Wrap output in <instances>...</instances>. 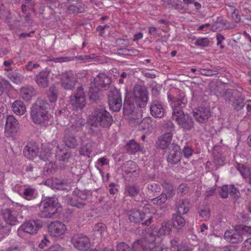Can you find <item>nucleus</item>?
I'll list each match as a JSON object with an SVG mask.
<instances>
[{"instance_id": "nucleus-41", "label": "nucleus", "mask_w": 251, "mask_h": 251, "mask_svg": "<svg viewBox=\"0 0 251 251\" xmlns=\"http://www.w3.org/2000/svg\"><path fill=\"white\" fill-rule=\"evenodd\" d=\"M58 92L57 88L54 85H51L48 91V95L50 101L55 102L58 98Z\"/></svg>"}, {"instance_id": "nucleus-11", "label": "nucleus", "mask_w": 251, "mask_h": 251, "mask_svg": "<svg viewBox=\"0 0 251 251\" xmlns=\"http://www.w3.org/2000/svg\"><path fill=\"white\" fill-rule=\"evenodd\" d=\"M42 226L41 220H31L23 224L19 228L18 232L23 231L30 234H35Z\"/></svg>"}, {"instance_id": "nucleus-16", "label": "nucleus", "mask_w": 251, "mask_h": 251, "mask_svg": "<svg viewBox=\"0 0 251 251\" xmlns=\"http://www.w3.org/2000/svg\"><path fill=\"white\" fill-rule=\"evenodd\" d=\"M48 230L51 236L60 237L65 233L66 230V226L63 223L55 221L50 224Z\"/></svg>"}, {"instance_id": "nucleus-45", "label": "nucleus", "mask_w": 251, "mask_h": 251, "mask_svg": "<svg viewBox=\"0 0 251 251\" xmlns=\"http://www.w3.org/2000/svg\"><path fill=\"white\" fill-rule=\"evenodd\" d=\"M8 77L12 82L17 84H21L24 78L23 75L17 72L10 73L8 75Z\"/></svg>"}, {"instance_id": "nucleus-51", "label": "nucleus", "mask_w": 251, "mask_h": 251, "mask_svg": "<svg viewBox=\"0 0 251 251\" xmlns=\"http://www.w3.org/2000/svg\"><path fill=\"white\" fill-rule=\"evenodd\" d=\"M147 189L149 192L155 196L156 193H158L161 191L160 185L156 183H150L147 185Z\"/></svg>"}, {"instance_id": "nucleus-64", "label": "nucleus", "mask_w": 251, "mask_h": 251, "mask_svg": "<svg viewBox=\"0 0 251 251\" xmlns=\"http://www.w3.org/2000/svg\"><path fill=\"white\" fill-rule=\"evenodd\" d=\"M189 191V187L187 185L184 183H182L179 185L177 188L178 193L186 194Z\"/></svg>"}, {"instance_id": "nucleus-30", "label": "nucleus", "mask_w": 251, "mask_h": 251, "mask_svg": "<svg viewBox=\"0 0 251 251\" xmlns=\"http://www.w3.org/2000/svg\"><path fill=\"white\" fill-rule=\"evenodd\" d=\"M71 151L65 147H57L56 157V158L60 161L68 162L69 159L71 156Z\"/></svg>"}, {"instance_id": "nucleus-19", "label": "nucleus", "mask_w": 251, "mask_h": 251, "mask_svg": "<svg viewBox=\"0 0 251 251\" xmlns=\"http://www.w3.org/2000/svg\"><path fill=\"white\" fill-rule=\"evenodd\" d=\"M61 82L64 89L71 90L75 84L76 79L71 73L66 72L61 75Z\"/></svg>"}, {"instance_id": "nucleus-6", "label": "nucleus", "mask_w": 251, "mask_h": 251, "mask_svg": "<svg viewBox=\"0 0 251 251\" xmlns=\"http://www.w3.org/2000/svg\"><path fill=\"white\" fill-rule=\"evenodd\" d=\"M69 102L75 110H81L85 106L86 96L81 86L78 87L74 94L70 97Z\"/></svg>"}, {"instance_id": "nucleus-18", "label": "nucleus", "mask_w": 251, "mask_h": 251, "mask_svg": "<svg viewBox=\"0 0 251 251\" xmlns=\"http://www.w3.org/2000/svg\"><path fill=\"white\" fill-rule=\"evenodd\" d=\"M71 126L66 129H70L71 132L81 131L86 124V121L80 116H72L70 119Z\"/></svg>"}, {"instance_id": "nucleus-43", "label": "nucleus", "mask_w": 251, "mask_h": 251, "mask_svg": "<svg viewBox=\"0 0 251 251\" xmlns=\"http://www.w3.org/2000/svg\"><path fill=\"white\" fill-rule=\"evenodd\" d=\"M92 151V147L90 144L83 143L80 148L79 151L80 155L90 157Z\"/></svg>"}, {"instance_id": "nucleus-32", "label": "nucleus", "mask_w": 251, "mask_h": 251, "mask_svg": "<svg viewBox=\"0 0 251 251\" xmlns=\"http://www.w3.org/2000/svg\"><path fill=\"white\" fill-rule=\"evenodd\" d=\"M161 185L163 189L162 193L165 194L168 199L173 198L176 194V190L174 186L166 180L162 182Z\"/></svg>"}, {"instance_id": "nucleus-20", "label": "nucleus", "mask_w": 251, "mask_h": 251, "mask_svg": "<svg viewBox=\"0 0 251 251\" xmlns=\"http://www.w3.org/2000/svg\"><path fill=\"white\" fill-rule=\"evenodd\" d=\"M50 73V71L44 70L35 75L34 80L39 87L45 89L49 86Z\"/></svg>"}, {"instance_id": "nucleus-49", "label": "nucleus", "mask_w": 251, "mask_h": 251, "mask_svg": "<svg viewBox=\"0 0 251 251\" xmlns=\"http://www.w3.org/2000/svg\"><path fill=\"white\" fill-rule=\"evenodd\" d=\"M119 53H122L126 55H137L139 54V51L135 49H128L126 48H120L117 50Z\"/></svg>"}, {"instance_id": "nucleus-42", "label": "nucleus", "mask_w": 251, "mask_h": 251, "mask_svg": "<svg viewBox=\"0 0 251 251\" xmlns=\"http://www.w3.org/2000/svg\"><path fill=\"white\" fill-rule=\"evenodd\" d=\"M171 224L169 221H164L162 223L158 233L160 235H165L169 234L171 230Z\"/></svg>"}, {"instance_id": "nucleus-60", "label": "nucleus", "mask_w": 251, "mask_h": 251, "mask_svg": "<svg viewBox=\"0 0 251 251\" xmlns=\"http://www.w3.org/2000/svg\"><path fill=\"white\" fill-rule=\"evenodd\" d=\"M10 86V84L7 80L4 79L0 80V96L3 93L5 89L8 88Z\"/></svg>"}, {"instance_id": "nucleus-48", "label": "nucleus", "mask_w": 251, "mask_h": 251, "mask_svg": "<svg viewBox=\"0 0 251 251\" xmlns=\"http://www.w3.org/2000/svg\"><path fill=\"white\" fill-rule=\"evenodd\" d=\"M168 199L165 194L161 193L157 197L151 199V201L155 205H161L165 203Z\"/></svg>"}, {"instance_id": "nucleus-57", "label": "nucleus", "mask_w": 251, "mask_h": 251, "mask_svg": "<svg viewBox=\"0 0 251 251\" xmlns=\"http://www.w3.org/2000/svg\"><path fill=\"white\" fill-rule=\"evenodd\" d=\"M152 123V119L151 118L147 117L143 119L141 124L143 126H144V129H150L152 128L154 126Z\"/></svg>"}, {"instance_id": "nucleus-40", "label": "nucleus", "mask_w": 251, "mask_h": 251, "mask_svg": "<svg viewBox=\"0 0 251 251\" xmlns=\"http://www.w3.org/2000/svg\"><path fill=\"white\" fill-rule=\"evenodd\" d=\"M140 145L134 140H131L126 145V148L128 152L133 154L140 150Z\"/></svg>"}, {"instance_id": "nucleus-22", "label": "nucleus", "mask_w": 251, "mask_h": 251, "mask_svg": "<svg viewBox=\"0 0 251 251\" xmlns=\"http://www.w3.org/2000/svg\"><path fill=\"white\" fill-rule=\"evenodd\" d=\"M150 112L154 118H161L164 116L165 110L161 103L157 100H153L150 105Z\"/></svg>"}, {"instance_id": "nucleus-3", "label": "nucleus", "mask_w": 251, "mask_h": 251, "mask_svg": "<svg viewBox=\"0 0 251 251\" xmlns=\"http://www.w3.org/2000/svg\"><path fill=\"white\" fill-rule=\"evenodd\" d=\"M27 211V208L26 206L16 203L14 205L13 207L2 210L1 214L6 224L10 226H14L19 223L18 220L19 213L21 214L20 217L23 218L22 214H26Z\"/></svg>"}, {"instance_id": "nucleus-29", "label": "nucleus", "mask_w": 251, "mask_h": 251, "mask_svg": "<svg viewBox=\"0 0 251 251\" xmlns=\"http://www.w3.org/2000/svg\"><path fill=\"white\" fill-rule=\"evenodd\" d=\"M173 135L171 132H168L162 135L158 139L157 142L158 147L165 149L168 147L172 140Z\"/></svg>"}, {"instance_id": "nucleus-34", "label": "nucleus", "mask_w": 251, "mask_h": 251, "mask_svg": "<svg viewBox=\"0 0 251 251\" xmlns=\"http://www.w3.org/2000/svg\"><path fill=\"white\" fill-rule=\"evenodd\" d=\"M181 215L177 213L173 215L172 223L175 228L181 229L185 225V220Z\"/></svg>"}, {"instance_id": "nucleus-39", "label": "nucleus", "mask_w": 251, "mask_h": 251, "mask_svg": "<svg viewBox=\"0 0 251 251\" xmlns=\"http://www.w3.org/2000/svg\"><path fill=\"white\" fill-rule=\"evenodd\" d=\"M135 109L134 103L125 99L123 104V110L125 115H129L132 114Z\"/></svg>"}, {"instance_id": "nucleus-38", "label": "nucleus", "mask_w": 251, "mask_h": 251, "mask_svg": "<svg viewBox=\"0 0 251 251\" xmlns=\"http://www.w3.org/2000/svg\"><path fill=\"white\" fill-rule=\"evenodd\" d=\"M101 90L90 85L89 97L90 100L94 102H97L100 100V91Z\"/></svg>"}, {"instance_id": "nucleus-63", "label": "nucleus", "mask_w": 251, "mask_h": 251, "mask_svg": "<svg viewBox=\"0 0 251 251\" xmlns=\"http://www.w3.org/2000/svg\"><path fill=\"white\" fill-rule=\"evenodd\" d=\"M182 152L185 157L189 158L192 155L193 150L189 146H185L183 149Z\"/></svg>"}, {"instance_id": "nucleus-10", "label": "nucleus", "mask_w": 251, "mask_h": 251, "mask_svg": "<svg viewBox=\"0 0 251 251\" xmlns=\"http://www.w3.org/2000/svg\"><path fill=\"white\" fill-rule=\"evenodd\" d=\"M168 99L169 101L171 102V104L173 111V115L176 114V111L179 113L184 112L182 109L185 107L187 103V99L184 93H181L175 97L171 95H168Z\"/></svg>"}, {"instance_id": "nucleus-23", "label": "nucleus", "mask_w": 251, "mask_h": 251, "mask_svg": "<svg viewBox=\"0 0 251 251\" xmlns=\"http://www.w3.org/2000/svg\"><path fill=\"white\" fill-rule=\"evenodd\" d=\"M87 196L83 193H80L78 196H75L69 199L68 203L74 207L82 208L86 205V200Z\"/></svg>"}, {"instance_id": "nucleus-33", "label": "nucleus", "mask_w": 251, "mask_h": 251, "mask_svg": "<svg viewBox=\"0 0 251 251\" xmlns=\"http://www.w3.org/2000/svg\"><path fill=\"white\" fill-rule=\"evenodd\" d=\"M51 181L52 184L51 187L56 189L65 190H68V188L70 187L69 184L67 180L53 178Z\"/></svg>"}, {"instance_id": "nucleus-55", "label": "nucleus", "mask_w": 251, "mask_h": 251, "mask_svg": "<svg viewBox=\"0 0 251 251\" xmlns=\"http://www.w3.org/2000/svg\"><path fill=\"white\" fill-rule=\"evenodd\" d=\"M236 167L244 178H246L248 176L249 173L248 167L240 163H238Z\"/></svg>"}, {"instance_id": "nucleus-52", "label": "nucleus", "mask_w": 251, "mask_h": 251, "mask_svg": "<svg viewBox=\"0 0 251 251\" xmlns=\"http://www.w3.org/2000/svg\"><path fill=\"white\" fill-rule=\"evenodd\" d=\"M214 159L216 164L222 166L225 161V157L219 151H215L213 153Z\"/></svg>"}, {"instance_id": "nucleus-58", "label": "nucleus", "mask_w": 251, "mask_h": 251, "mask_svg": "<svg viewBox=\"0 0 251 251\" xmlns=\"http://www.w3.org/2000/svg\"><path fill=\"white\" fill-rule=\"evenodd\" d=\"M199 215L204 220H208L209 219L210 213V209L208 207H204L201 209L199 211Z\"/></svg>"}, {"instance_id": "nucleus-53", "label": "nucleus", "mask_w": 251, "mask_h": 251, "mask_svg": "<svg viewBox=\"0 0 251 251\" xmlns=\"http://www.w3.org/2000/svg\"><path fill=\"white\" fill-rule=\"evenodd\" d=\"M224 23L220 18H218L217 21L212 25L211 30L213 31H220L223 28Z\"/></svg>"}, {"instance_id": "nucleus-28", "label": "nucleus", "mask_w": 251, "mask_h": 251, "mask_svg": "<svg viewBox=\"0 0 251 251\" xmlns=\"http://www.w3.org/2000/svg\"><path fill=\"white\" fill-rule=\"evenodd\" d=\"M18 128V122L15 117L11 115H8L5 125V130L9 133H15Z\"/></svg>"}, {"instance_id": "nucleus-27", "label": "nucleus", "mask_w": 251, "mask_h": 251, "mask_svg": "<svg viewBox=\"0 0 251 251\" xmlns=\"http://www.w3.org/2000/svg\"><path fill=\"white\" fill-rule=\"evenodd\" d=\"M36 95V91L32 86L26 85L20 89V95L26 101L30 100Z\"/></svg>"}, {"instance_id": "nucleus-7", "label": "nucleus", "mask_w": 251, "mask_h": 251, "mask_svg": "<svg viewBox=\"0 0 251 251\" xmlns=\"http://www.w3.org/2000/svg\"><path fill=\"white\" fill-rule=\"evenodd\" d=\"M109 108L114 112H119L122 106L121 94L119 90L111 89L107 94Z\"/></svg>"}, {"instance_id": "nucleus-36", "label": "nucleus", "mask_w": 251, "mask_h": 251, "mask_svg": "<svg viewBox=\"0 0 251 251\" xmlns=\"http://www.w3.org/2000/svg\"><path fill=\"white\" fill-rule=\"evenodd\" d=\"M140 248L143 251H168V248L164 245L153 246L149 244H143L140 241Z\"/></svg>"}, {"instance_id": "nucleus-44", "label": "nucleus", "mask_w": 251, "mask_h": 251, "mask_svg": "<svg viewBox=\"0 0 251 251\" xmlns=\"http://www.w3.org/2000/svg\"><path fill=\"white\" fill-rule=\"evenodd\" d=\"M23 197L27 200H31L36 198L35 189L28 187L25 189L23 192Z\"/></svg>"}, {"instance_id": "nucleus-25", "label": "nucleus", "mask_w": 251, "mask_h": 251, "mask_svg": "<svg viewBox=\"0 0 251 251\" xmlns=\"http://www.w3.org/2000/svg\"><path fill=\"white\" fill-rule=\"evenodd\" d=\"M127 215L130 222L134 224L140 223L146 217L144 212L137 209L129 210L127 213Z\"/></svg>"}, {"instance_id": "nucleus-54", "label": "nucleus", "mask_w": 251, "mask_h": 251, "mask_svg": "<svg viewBox=\"0 0 251 251\" xmlns=\"http://www.w3.org/2000/svg\"><path fill=\"white\" fill-rule=\"evenodd\" d=\"M231 185H224L220 188L219 195L221 198L226 199L228 197L229 194Z\"/></svg>"}, {"instance_id": "nucleus-13", "label": "nucleus", "mask_w": 251, "mask_h": 251, "mask_svg": "<svg viewBox=\"0 0 251 251\" xmlns=\"http://www.w3.org/2000/svg\"><path fill=\"white\" fill-rule=\"evenodd\" d=\"M111 82V78L105 74L101 73L99 74L94 78V82L91 85L101 91H103L108 89Z\"/></svg>"}, {"instance_id": "nucleus-35", "label": "nucleus", "mask_w": 251, "mask_h": 251, "mask_svg": "<svg viewBox=\"0 0 251 251\" xmlns=\"http://www.w3.org/2000/svg\"><path fill=\"white\" fill-rule=\"evenodd\" d=\"M13 111L17 115H23L26 111V106L24 103L20 100H15L12 104Z\"/></svg>"}, {"instance_id": "nucleus-26", "label": "nucleus", "mask_w": 251, "mask_h": 251, "mask_svg": "<svg viewBox=\"0 0 251 251\" xmlns=\"http://www.w3.org/2000/svg\"><path fill=\"white\" fill-rule=\"evenodd\" d=\"M175 207L177 209V213L185 214L190 209V201L187 199L176 200L175 202Z\"/></svg>"}, {"instance_id": "nucleus-47", "label": "nucleus", "mask_w": 251, "mask_h": 251, "mask_svg": "<svg viewBox=\"0 0 251 251\" xmlns=\"http://www.w3.org/2000/svg\"><path fill=\"white\" fill-rule=\"evenodd\" d=\"M229 194L234 202H236L240 198V193L239 190L233 185H231Z\"/></svg>"}, {"instance_id": "nucleus-50", "label": "nucleus", "mask_w": 251, "mask_h": 251, "mask_svg": "<svg viewBox=\"0 0 251 251\" xmlns=\"http://www.w3.org/2000/svg\"><path fill=\"white\" fill-rule=\"evenodd\" d=\"M52 153L49 149L45 148L39 154V158L44 161H50Z\"/></svg>"}, {"instance_id": "nucleus-59", "label": "nucleus", "mask_w": 251, "mask_h": 251, "mask_svg": "<svg viewBox=\"0 0 251 251\" xmlns=\"http://www.w3.org/2000/svg\"><path fill=\"white\" fill-rule=\"evenodd\" d=\"M209 44V41L207 38H202L198 39L195 43V45L201 47L208 46Z\"/></svg>"}, {"instance_id": "nucleus-8", "label": "nucleus", "mask_w": 251, "mask_h": 251, "mask_svg": "<svg viewBox=\"0 0 251 251\" xmlns=\"http://www.w3.org/2000/svg\"><path fill=\"white\" fill-rule=\"evenodd\" d=\"M176 111V114L173 115V117L177 122L179 127L185 131L192 130L194 127V121L192 116L184 112Z\"/></svg>"}, {"instance_id": "nucleus-12", "label": "nucleus", "mask_w": 251, "mask_h": 251, "mask_svg": "<svg viewBox=\"0 0 251 251\" xmlns=\"http://www.w3.org/2000/svg\"><path fill=\"white\" fill-rule=\"evenodd\" d=\"M71 243L75 248L81 251L88 250L90 246L89 238L81 233L74 235L72 237Z\"/></svg>"}, {"instance_id": "nucleus-46", "label": "nucleus", "mask_w": 251, "mask_h": 251, "mask_svg": "<svg viewBox=\"0 0 251 251\" xmlns=\"http://www.w3.org/2000/svg\"><path fill=\"white\" fill-rule=\"evenodd\" d=\"M85 8L86 6L84 4H80L78 6L72 4L68 7V10L71 13H78L84 12Z\"/></svg>"}, {"instance_id": "nucleus-24", "label": "nucleus", "mask_w": 251, "mask_h": 251, "mask_svg": "<svg viewBox=\"0 0 251 251\" xmlns=\"http://www.w3.org/2000/svg\"><path fill=\"white\" fill-rule=\"evenodd\" d=\"M225 239L228 242L237 244L241 242L243 238L241 233L237 230H226L224 234Z\"/></svg>"}, {"instance_id": "nucleus-31", "label": "nucleus", "mask_w": 251, "mask_h": 251, "mask_svg": "<svg viewBox=\"0 0 251 251\" xmlns=\"http://www.w3.org/2000/svg\"><path fill=\"white\" fill-rule=\"evenodd\" d=\"M140 248V241H137L133 243L132 248L124 242L119 243L117 245V251H138Z\"/></svg>"}, {"instance_id": "nucleus-17", "label": "nucleus", "mask_w": 251, "mask_h": 251, "mask_svg": "<svg viewBox=\"0 0 251 251\" xmlns=\"http://www.w3.org/2000/svg\"><path fill=\"white\" fill-rule=\"evenodd\" d=\"M23 152L25 157L33 160L38 154L39 146L35 142H28L23 149Z\"/></svg>"}, {"instance_id": "nucleus-62", "label": "nucleus", "mask_w": 251, "mask_h": 251, "mask_svg": "<svg viewBox=\"0 0 251 251\" xmlns=\"http://www.w3.org/2000/svg\"><path fill=\"white\" fill-rule=\"evenodd\" d=\"M39 67V64L33 63L32 61L28 62L25 66L26 70L28 71H32L34 69H37Z\"/></svg>"}, {"instance_id": "nucleus-1", "label": "nucleus", "mask_w": 251, "mask_h": 251, "mask_svg": "<svg viewBox=\"0 0 251 251\" xmlns=\"http://www.w3.org/2000/svg\"><path fill=\"white\" fill-rule=\"evenodd\" d=\"M41 217L45 218H51L60 213L62 208L55 197H48L42 201L40 204Z\"/></svg>"}, {"instance_id": "nucleus-5", "label": "nucleus", "mask_w": 251, "mask_h": 251, "mask_svg": "<svg viewBox=\"0 0 251 251\" xmlns=\"http://www.w3.org/2000/svg\"><path fill=\"white\" fill-rule=\"evenodd\" d=\"M224 98L226 102L231 104L237 111L240 110L244 106L245 96L237 90H226Z\"/></svg>"}, {"instance_id": "nucleus-56", "label": "nucleus", "mask_w": 251, "mask_h": 251, "mask_svg": "<svg viewBox=\"0 0 251 251\" xmlns=\"http://www.w3.org/2000/svg\"><path fill=\"white\" fill-rule=\"evenodd\" d=\"M106 227L102 223L97 224L94 227V231L97 234H99L100 236H102V233L106 231Z\"/></svg>"}, {"instance_id": "nucleus-21", "label": "nucleus", "mask_w": 251, "mask_h": 251, "mask_svg": "<svg viewBox=\"0 0 251 251\" xmlns=\"http://www.w3.org/2000/svg\"><path fill=\"white\" fill-rule=\"evenodd\" d=\"M63 142L66 147L75 149L78 145V141L70 129H65L64 132Z\"/></svg>"}, {"instance_id": "nucleus-14", "label": "nucleus", "mask_w": 251, "mask_h": 251, "mask_svg": "<svg viewBox=\"0 0 251 251\" xmlns=\"http://www.w3.org/2000/svg\"><path fill=\"white\" fill-rule=\"evenodd\" d=\"M169 154L167 160L169 163L175 165L179 162L181 159V153L180 147L175 143H173L169 147Z\"/></svg>"}, {"instance_id": "nucleus-15", "label": "nucleus", "mask_w": 251, "mask_h": 251, "mask_svg": "<svg viewBox=\"0 0 251 251\" xmlns=\"http://www.w3.org/2000/svg\"><path fill=\"white\" fill-rule=\"evenodd\" d=\"M193 113L196 121L200 124L206 123L210 116L209 109L201 106L195 108Z\"/></svg>"}, {"instance_id": "nucleus-61", "label": "nucleus", "mask_w": 251, "mask_h": 251, "mask_svg": "<svg viewBox=\"0 0 251 251\" xmlns=\"http://www.w3.org/2000/svg\"><path fill=\"white\" fill-rule=\"evenodd\" d=\"M45 169L48 173H53L56 171V165L53 161H50L49 164H46Z\"/></svg>"}, {"instance_id": "nucleus-37", "label": "nucleus", "mask_w": 251, "mask_h": 251, "mask_svg": "<svg viewBox=\"0 0 251 251\" xmlns=\"http://www.w3.org/2000/svg\"><path fill=\"white\" fill-rule=\"evenodd\" d=\"M140 188L138 185L131 184L125 186V194L129 197H135L138 195Z\"/></svg>"}, {"instance_id": "nucleus-2", "label": "nucleus", "mask_w": 251, "mask_h": 251, "mask_svg": "<svg viewBox=\"0 0 251 251\" xmlns=\"http://www.w3.org/2000/svg\"><path fill=\"white\" fill-rule=\"evenodd\" d=\"M50 105L42 99H38L32 105L30 115L33 122L37 124H41L48 119V108Z\"/></svg>"}, {"instance_id": "nucleus-9", "label": "nucleus", "mask_w": 251, "mask_h": 251, "mask_svg": "<svg viewBox=\"0 0 251 251\" xmlns=\"http://www.w3.org/2000/svg\"><path fill=\"white\" fill-rule=\"evenodd\" d=\"M133 97L135 103L139 107H145L148 101V92L145 86L136 84L133 88Z\"/></svg>"}, {"instance_id": "nucleus-4", "label": "nucleus", "mask_w": 251, "mask_h": 251, "mask_svg": "<svg viewBox=\"0 0 251 251\" xmlns=\"http://www.w3.org/2000/svg\"><path fill=\"white\" fill-rule=\"evenodd\" d=\"M93 119L96 126L99 125L103 128H108L113 122V118L104 107L97 106L94 110Z\"/></svg>"}]
</instances>
